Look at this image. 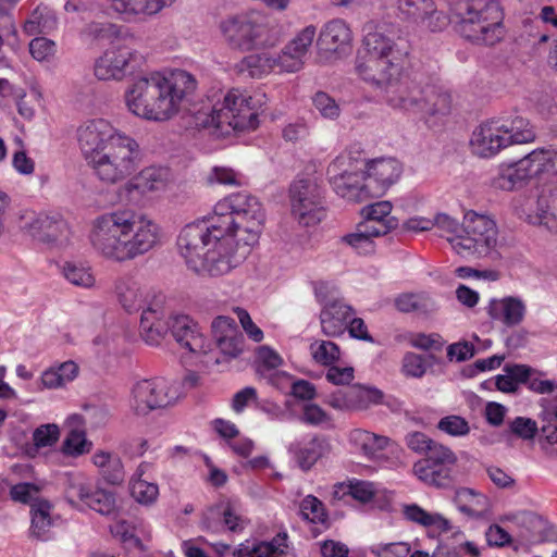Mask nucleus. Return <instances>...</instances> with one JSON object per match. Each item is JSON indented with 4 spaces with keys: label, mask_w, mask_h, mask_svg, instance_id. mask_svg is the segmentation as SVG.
Wrapping results in <instances>:
<instances>
[{
    "label": "nucleus",
    "mask_w": 557,
    "mask_h": 557,
    "mask_svg": "<svg viewBox=\"0 0 557 557\" xmlns=\"http://www.w3.org/2000/svg\"><path fill=\"white\" fill-rule=\"evenodd\" d=\"M132 496L140 504H152L158 495L159 487L154 483L141 479H134L131 482Z\"/></svg>",
    "instance_id": "obj_56"
},
{
    "label": "nucleus",
    "mask_w": 557,
    "mask_h": 557,
    "mask_svg": "<svg viewBox=\"0 0 557 557\" xmlns=\"http://www.w3.org/2000/svg\"><path fill=\"white\" fill-rule=\"evenodd\" d=\"M354 438L361 446L364 455L368 457H374L379 451L383 450L388 444L387 437L376 435L368 431L356 432Z\"/></svg>",
    "instance_id": "obj_50"
},
{
    "label": "nucleus",
    "mask_w": 557,
    "mask_h": 557,
    "mask_svg": "<svg viewBox=\"0 0 557 557\" xmlns=\"http://www.w3.org/2000/svg\"><path fill=\"white\" fill-rule=\"evenodd\" d=\"M437 429L450 436H466L470 432L469 422L460 416H446L437 423Z\"/></svg>",
    "instance_id": "obj_57"
},
{
    "label": "nucleus",
    "mask_w": 557,
    "mask_h": 557,
    "mask_svg": "<svg viewBox=\"0 0 557 557\" xmlns=\"http://www.w3.org/2000/svg\"><path fill=\"white\" fill-rule=\"evenodd\" d=\"M29 53L39 62L48 61L55 53V44L46 37H36L29 42Z\"/></svg>",
    "instance_id": "obj_61"
},
{
    "label": "nucleus",
    "mask_w": 557,
    "mask_h": 557,
    "mask_svg": "<svg viewBox=\"0 0 557 557\" xmlns=\"http://www.w3.org/2000/svg\"><path fill=\"white\" fill-rule=\"evenodd\" d=\"M425 456V459L418 462H428V466H456L457 463L456 454L449 447L437 442H433Z\"/></svg>",
    "instance_id": "obj_52"
},
{
    "label": "nucleus",
    "mask_w": 557,
    "mask_h": 557,
    "mask_svg": "<svg viewBox=\"0 0 557 557\" xmlns=\"http://www.w3.org/2000/svg\"><path fill=\"white\" fill-rule=\"evenodd\" d=\"M171 172L165 166H147L119 188L120 201H134L149 193L166 188L171 182Z\"/></svg>",
    "instance_id": "obj_17"
},
{
    "label": "nucleus",
    "mask_w": 557,
    "mask_h": 557,
    "mask_svg": "<svg viewBox=\"0 0 557 557\" xmlns=\"http://www.w3.org/2000/svg\"><path fill=\"white\" fill-rule=\"evenodd\" d=\"M426 362L423 356L407 352L403 358V372L406 376L421 377L426 371Z\"/></svg>",
    "instance_id": "obj_63"
},
{
    "label": "nucleus",
    "mask_w": 557,
    "mask_h": 557,
    "mask_svg": "<svg viewBox=\"0 0 557 557\" xmlns=\"http://www.w3.org/2000/svg\"><path fill=\"white\" fill-rule=\"evenodd\" d=\"M521 525L525 528V531H522L520 536L528 544H535L543 541L542 529L544 527V521L539 516L527 512L521 516Z\"/></svg>",
    "instance_id": "obj_51"
},
{
    "label": "nucleus",
    "mask_w": 557,
    "mask_h": 557,
    "mask_svg": "<svg viewBox=\"0 0 557 557\" xmlns=\"http://www.w3.org/2000/svg\"><path fill=\"white\" fill-rule=\"evenodd\" d=\"M422 106L417 108L416 112H422L429 115L446 114L450 110L451 99L447 92L437 90L435 87L428 86L423 88Z\"/></svg>",
    "instance_id": "obj_38"
},
{
    "label": "nucleus",
    "mask_w": 557,
    "mask_h": 557,
    "mask_svg": "<svg viewBox=\"0 0 557 557\" xmlns=\"http://www.w3.org/2000/svg\"><path fill=\"white\" fill-rule=\"evenodd\" d=\"M77 141L87 165L104 185L124 182L141 163L137 140L104 119L83 123L77 128Z\"/></svg>",
    "instance_id": "obj_4"
},
{
    "label": "nucleus",
    "mask_w": 557,
    "mask_h": 557,
    "mask_svg": "<svg viewBox=\"0 0 557 557\" xmlns=\"http://www.w3.org/2000/svg\"><path fill=\"white\" fill-rule=\"evenodd\" d=\"M384 236L383 228H375L358 224L354 233L347 234L343 240L351 246L360 255H370L374 252L375 244L374 238Z\"/></svg>",
    "instance_id": "obj_35"
},
{
    "label": "nucleus",
    "mask_w": 557,
    "mask_h": 557,
    "mask_svg": "<svg viewBox=\"0 0 557 557\" xmlns=\"http://www.w3.org/2000/svg\"><path fill=\"white\" fill-rule=\"evenodd\" d=\"M534 176L530 161L524 156L516 162L502 164L492 177L491 185L495 189L512 191L523 187Z\"/></svg>",
    "instance_id": "obj_25"
},
{
    "label": "nucleus",
    "mask_w": 557,
    "mask_h": 557,
    "mask_svg": "<svg viewBox=\"0 0 557 557\" xmlns=\"http://www.w3.org/2000/svg\"><path fill=\"white\" fill-rule=\"evenodd\" d=\"M92 443L87 440L84 429H72L65 437L62 451L72 457L82 456L90 451Z\"/></svg>",
    "instance_id": "obj_47"
},
{
    "label": "nucleus",
    "mask_w": 557,
    "mask_h": 557,
    "mask_svg": "<svg viewBox=\"0 0 557 557\" xmlns=\"http://www.w3.org/2000/svg\"><path fill=\"white\" fill-rule=\"evenodd\" d=\"M196 87L195 77L183 70L169 76L152 73L133 81L124 95L125 104L132 114L156 122L168 121L181 110H187L189 125L222 134L258 126V112L245 90L233 88L189 104Z\"/></svg>",
    "instance_id": "obj_1"
},
{
    "label": "nucleus",
    "mask_w": 557,
    "mask_h": 557,
    "mask_svg": "<svg viewBox=\"0 0 557 557\" xmlns=\"http://www.w3.org/2000/svg\"><path fill=\"white\" fill-rule=\"evenodd\" d=\"M300 511L305 519L311 522H323L325 519L323 504L314 496H307L300 504Z\"/></svg>",
    "instance_id": "obj_62"
},
{
    "label": "nucleus",
    "mask_w": 557,
    "mask_h": 557,
    "mask_svg": "<svg viewBox=\"0 0 557 557\" xmlns=\"http://www.w3.org/2000/svg\"><path fill=\"white\" fill-rule=\"evenodd\" d=\"M395 306L401 312L429 313L436 309V302L425 293L401 294L395 298Z\"/></svg>",
    "instance_id": "obj_41"
},
{
    "label": "nucleus",
    "mask_w": 557,
    "mask_h": 557,
    "mask_svg": "<svg viewBox=\"0 0 557 557\" xmlns=\"http://www.w3.org/2000/svg\"><path fill=\"white\" fill-rule=\"evenodd\" d=\"M535 176L542 173H557V148H540L527 154Z\"/></svg>",
    "instance_id": "obj_44"
},
{
    "label": "nucleus",
    "mask_w": 557,
    "mask_h": 557,
    "mask_svg": "<svg viewBox=\"0 0 557 557\" xmlns=\"http://www.w3.org/2000/svg\"><path fill=\"white\" fill-rule=\"evenodd\" d=\"M91 490V484L84 474H65L64 492L65 498L70 504L75 505L78 500L85 503Z\"/></svg>",
    "instance_id": "obj_43"
},
{
    "label": "nucleus",
    "mask_w": 557,
    "mask_h": 557,
    "mask_svg": "<svg viewBox=\"0 0 557 557\" xmlns=\"http://www.w3.org/2000/svg\"><path fill=\"white\" fill-rule=\"evenodd\" d=\"M219 29L230 49L249 52L276 46L284 37L283 25L260 11H247L224 17Z\"/></svg>",
    "instance_id": "obj_6"
},
{
    "label": "nucleus",
    "mask_w": 557,
    "mask_h": 557,
    "mask_svg": "<svg viewBox=\"0 0 557 557\" xmlns=\"http://www.w3.org/2000/svg\"><path fill=\"white\" fill-rule=\"evenodd\" d=\"M535 132L530 121L518 114L503 115L482 122L472 133V152L481 158L496 156L503 149L531 143Z\"/></svg>",
    "instance_id": "obj_8"
},
{
    "label": "nucleus",
    "mask_w": 557,
    "mask_h": 557,
    "mask_svg": "<svg viewBox=\"0 0 557 557\" xmlns=\"http://www.w3.org/2000/svg\"><path fill=\"white\" fill-rule=\"evenodd\" d=\"M21 227L34 239L48 245H63L71 234L67 222L59 214H32Z\"/></svg>",
    "instance_id": "obj_18"
},
{
    "label": "nucleus",
    "mask_w": 557,
    "mask_h": 557,
    "mask_svg": "<svg viewBox=\"0 0 557 557\" xmlns=\"http://www.w3.org/2000/svg\"><path fill=\"white\" fill-rule=\"evenodd\" d=\"M64 277L73 285L91 288L96 284V277L89 265L82 262H66L63 265Z\"/></svg>",
    "instance_id": "obj_45"
},
{
    "label": "nucleus",
    "mask_w": 557,
    "mask_h": 557,
    "mask_svg": "<svg viewBox=\"0 0 557 557\" xmlns=\"http://www.w3.org/2000/svg\"><path fill=\"white\" fill-rule=\"evenodd\" d=\"M392 209V203L386 200L371 203L362 209L364 221L360 224L383 228L384 235H386L398 225L397 219L391 215Z\"/></svg>",
    "instance_id": "obj_32"
},
{
    "label": "nucleus",
    "mask_w": 557,
    "mask_h": 557,
    "mask_svg": "<svg viewBox=\"0 0 557 557\" xmlns=\"http://www.w3.org/2000/svg\"><path fill=\"white\" fill-rule=\"evenodd\" d=\"M85 504L100 515H111L115 510L114 494L103 490H91Z\"/></svg>",
    "instance_id": "obj_48"
},
{
    "label": "nucleus",
    "mask_w": 557,
    "mask_h": 557,
    "mask_svg": "<svg viewBox=\"0 0 557 557\" xmlns=\"http://www.w3.org/2000/svg\"><path fill=\"white\" fill-rule=\"evenodd\" d=\"M220 517L223 520V525L231 532H240L246 525L245 519L230 502H220L208 509L203 519L205 527L208 530H216V524L213 520Z\"/></svg>",
    "instance_id": "obj_30"
},
{
    "label": "nucleus",
    "mask_w": 557,
    "mask_h": 557,
    "mask_svg": "<svg viewBox=\"0 0 557 557\" xmlns=\"http://www.w3.org/2000/svg\"><path fill=\"white\" fill-rule=\"evenodd\" d=\"M253 246L228 234L216 238L198 263L197 272L203 271L211 276L227 274L237 268L250 255Z\"/></svg>",
    "instance_id": "obj_11"
},
{
    "label": "nucleus",
    "mask_w": 557,
    "mask_h": 557,
    "mask_svg": "<svg viewBox=\"0 0 557 557\" xmlns=\"http://www.w3.org/2000/svg\"><path fill=\"white\" fill-rule=\"evenodd\" d=\"M312 102L324 119L336 120L341 115L339 104L326 92L318 91L313 96Z\"/></svg>",
    "instance_id": "obj_60"
},
{
    "label": "nucleus",
    "mask_w": 557,
    "mask_h": 557,
    "mask_svg": "<svg viewBox=\"0 0 557 557\" xmlns=\"http://www.w3.org/2000/svg\"><path fill=\"white\" fill-rule=\"evenodd\" d=\"M520 218L531 225L540 226L546 231L557 234V197L548 200L540 197L534 209L518 211Z\"/></svg>",
    "instance_id": "obj_27"
},
{
    "label": "nucleus",
    "mask_w": 557,
    "mask_h": 557,
    "mask_svg": "<svg viewBox=\"0 0 557 557\" xmlns=\"http://www.w3.org/2000/svg\"><path fill=\"white\" fill-rule=\"evenodd\" d=\"M336 163L330 165L327 173L335 193L342 198L352 202H361L372 197L367 187V181L362 180V173L343 172L336 173Z\"/></svg>",
    "instance_id": "obj_24"
},
{
    "label": "nucleus",
    "mask_w": 557,
    "mask_h": 557,
    "mask_svg": "<svg viewBox=\"0 0 557 557\" xmlns=\"http://www.w3.org/2000/svg\"><path fill=\"white\" fill-rule=\"evenodd\" d=\"M114 294L122 308L128 312L141 310L140 335L149 345H158L166 334L165 296L157 290L143 287L132 276L119 277L114 283Z\"/></svg>",
    "instance_id": "obj_5"
},
{
    "label": "nucleus",
    "mask_w": 557,
    "mask_h": 557,
    "mask_svg": "<svg viewBox=\"0 0 557 557\" xmlns=\"http://www.w3.org/2000/svg\"><path fill=\"white\" fill-rule=\"evenodd\" d=\"M317 45L321 52L327 55L342 57L350 52L352 32L342 18H334L323 25L318 36Z\"/></svg>",
    "instance_id": "obj_23"
},
{
    "label": "nucleus",
    "mask_w": 557,
    "mask_h": 557,
    "mask_svg": "<svg viewBox=\"0 0 557 557\" xmlns=\"http://www.w3.org/2000/svg\"><path fill=\"white\" fill-rule=\"evenodd\" d=\"M455 466H428V462H416L413 465L414 474L422 482L437 487H446L453 481V468Z\"/></svg>",
    "instance_id": "obj_36"
},
{
    "label": "nucleus",
    "mask_w": 557,
    "mask_h": 557,
    "mask_svg": "<svg viewBox=\"0 0 557 557\" xmlns=\"http://www.w3.org/2000/svg\"><path fill=\"white\" fill-rule=\"evenodd\" d=\"M78 372V367L73 361H66L58 368H50L41 374L44 388H60L73 381Z\"/></svg>",
    "instance_id": "obj_40"
},
{
    "label": "nucleus",
    "mask_w": 557,
    "mask_h": 557,
    "mask_svg": "<svg viewBox=\"0 0 557 557\" xmlns=\"http://www.w3.org/2000/svg\"><path fill=\"white\" fill-rule=\"evenodd\" d=\"M509 432L523 441H532L539 432L535 420L527 417H516L508 422Z\"/></svg>",
    "instance_id": "obj_55"
},
{
    "label": "nucleus",
    "mask_w": 557,
    "mask_h": 557,
    "mask_svg": "<svg viewBox=\"0 0 557 557\" xmlns=\"http://www.w3.org/2000/svg\"><path fill=\"white\" fill-rule=\"evenodd\" d=\"M298 466L308 471L315 462L330 453V444L326 440L314 437L304 446L293 448Z\"/></svg>",
    "instance_id": "obj_34"
},
{
    "label": "nucleus",
    "mask_w": 557,
    "mask_h": 557,
    "mask_svg": "<svg viewBox=\"0 0 557 557\" xmlns=\"http://www.w3.org/2000/svg\"><path fill=\"white\" fill-rule=\"evenodd\" d=\"M178 398L176 387L163 377L141 379L131 388L129 407L137 416L173 405Z\"/></svg>",
    "instance_id": "obj_12"
},
{
    "label": "nucleus",
    "mask_w": 557,
    "mask_h": 557,
    "mask_svg": "<svg viewBox=\"0 0 557 557\" xmlns=\"http://www.w3.org/2000/svg\"><path fill=\"white\" fill-rule=\"evenodd\" d=\"M434 226L441 231V236L446 238L451 249L454 250L455 242H453V239L455 240L456 237L461 236L463 222L459 223L451 216L445 213H440L434 218Z\"/></svg>",
    "instance_id": "obj_54"
},
{
    "label": "nucleus",
    "mask_w": 557,
    "mask_h": 557,
    "mask_svg": "<svg viewBox=\"0 0 557 557\" xmlns=\"http://www.w3.org/2000/svg\"><path fill=\"white\" fill-rule=\"evenodd\" d=\"M313 359L323 366H330L339 358V348L329 341L314 342L310 345Z\"/></svg>",
    "instance_id": "obj_53"
},
{
    "label": "nucleus",
    "mask_w": 557,
    "mask_h": 557,
    "mask_svg": "<svg viewBox=\"0 0 557 557\" xmlns=\"http://www.w3.org/2000/svg\"><path fill=\"white\" fill-rule=\"evenodd\" d=\"M317 37V27L307 25L283 47L277 54L278 71L295 73L300 71L306 63L312 44Z\"/></svg>",
    "instance_id": "obj_21"
},
{
    "label": "nucleus",
    "mask_w": 557,
    "mask_h": 557,
    "mask_svg": "<svg viewBox=\"0 0 557 557\" xmlns=\"http://www.w3.org/2000/svg\"><path fill=\"white\" fill-rule=\"evenodd\" d=\"M57 27V17L47 7H37L25 21L23 30L28 36L45 34Z\"/></svg>",
    "instance_id": "obj_39"
},
{
    "label": "nucleus",
    "mask_w": 557,
    "mask_h": 557,
    "mask_svg": "<svg viewBox=\"0 0 557 557\" xmlns=\"http://www.w3.org/2000/svg\"><path fill=\"white\" fill-rule=\"evenodd\" d=\"M397 26L387 23L368 25L356 58L357 75L383 94L395 110L416 112L422 106L423 88L409 78L410 45Z\"/></svg>",
    "instance_id": "obj_2"
},
{
    "label": "nucleus",
    "mask_w": 557,
    "mask_h": 557,
    "mask_svg": "<svg viewBox=\"0 0 557 557\" xmlns=\"http://www.w3.org/2000/svg\"><path fill=\"white\" fill-rule=\"evenodd\" d=\"M497 235L494 220L469 211L463 216L461 236L454 240V251L466 259L491 257L496 252Z\"/></svg>",
    "instance_id": "obj_10"
},
{
    "label": "nucleus",
    "mask_w": 557,
    "mask_h": 557,
    "mask_svg": "<svg viewBox=\"0 0 557 557\" xmlns=\"http://www.w3.org/2000/svg\"><path fill=\"white\" fill-rule=\"evenodd\" d=\"M410 552L409 544L405 542L377 544L371 547L376 557H406Z\"/></svg>",
    "instance_id": "obj_64"
},
{
    "label": "nucleus",
    "mask_w": 557,
    "mask_h": 557,
    "mask_svg": "<svg viewBox=\"0 0 557 557\" xmlns=\"http://www.w3.org/2000/svg\"><path fill=\"white\" fill-rule=\"evenodd\" d=\"M317 37V27L307 25L283 47L277 54L278 71L295 73L300 71L306 63L312 44Z\"/></svg>",
    "instance_id": "obj_20"
},
{
    "label": "nucleus",
    "mask_w": 557,
    "mask_h": 557,
    "mask_svg": "<svg viewBox=\"0 0 557 557\" xmlns=\"http://www.w3.org/2000/svg\"><path fill=\"white\" fill-rule=\"evenodd\" d=\"M166 323V332L170 331L177 344L194 355H207L208 347L206 339L200 332L197 323H195L188 315L176 314L164 320Z\"/></svg>",
    "instance_id": "obj_22"
},
{
    "label": "nucleus",
    "mask_w": 557,
    "mask_h": 557,
    "mask_svg": "<svg viewBox=\"0 0 557 557\" xmlns=\"http://www.w3.org/2000/svg\"><path fill=\"white\" fill-rule=\"evenodd\" d=\"M350 409H364L371 404H377L382 400L381 391L362 385H352L347 388Z\"/></svg>",
    "instance_id": "obj_46"
},
{
    "label": "nucleus",
    "mask_w": 557,
    "mask_h": 557,
    "mask_svg": "<svg viewBox=\"0 0 557 557\" xmlns=\"http://www.w3.org/2000/svg\"><path fill=\"white\" fill-rule=\"evenodd\" d=\"M277 54L270 52L255 53L245 57L238 63L240 73H247L251 78H261L278 70Z\"/></svg>",
    "instance_id": "obj_33"
},
{
    "label": "nucleus",
    "mask_w": 557,
    "mask_h": 557,
    "mask_svg": "<svg viewBox=\"0 0 557 557\" xmlns=\"http://www.w3.org/2000/svg\"><path fill=\"white\" fill-rule=\"evenodd\" d=\"M52 506L47 500H36L30 506L32 522L29 535L36 540H47V533L52 525L51 520Z\"/></svg>",
    "instance_id": "obj_37"
},
{
    "label": "nucleus",
    "mask_w": 557,
    "mask_h": 557,
    "mask_svg": "<svg viewBox=\"0 0 557 557\" xmlns=\"http://www.w3.org/2000/svg\"><path fill=\"white\" fill-rule=\"evenodd\" d=\"M218 234H228L255 246L263 230L265 213L259 199L249 193L238 191L220 200L213 209Z\"/></svg>",
    "instance_id": "obj_7"
},
{
    "label": "nucleus",
    "mask_w": 557,
    "mask_h": 557,
    "mask_svg": "<svg viewBox=\"0 0 557 557\" xmlns=\"http://www.w3.org/2000/svg\"><path fill=\"white\" fill-rule=\"evenodd\" d=\"M486 311L492 320L500 322L507 327H513L523 322L527 306L520 297L506 296L491 299Z\"/></svg>",
    "instance_id": "obj_26"
},
{
    "label": "nucleus",
    "mask_w": 557,
    "mask_h": 557,
    "mask_svg": "<svg viewBox=\"0 0 557 557\" xmlns=\"http://www.w3.org/2000/svg\"><path fill=\"white\" fill-rule=\"evenodd\" d=\"M292 215L299 224L312 226L325 216L321 187L311 180L294 182L289 188Z\"/></svg>",
    "instance_id": "obj_13"
},
{
    "label": "nucleus",
    "mask_w": 557,
    "mask_h": 557,
    "mask_svg": "<svg viewBox=\"0 0 557 557\" xmlns=\"http://www.w3.org/2000/svg\"><path fill=\"white\" fill-rule=\"evenodd\" d=\"M396 8L404 21L431 33L443 32L450 24L449 15L435 0H396Z\"/></svg>",
    "instance_id": "obj_16"
},
{
    "label": "nucleus",
    "mask_w": 557,
    "mask_h": 557,
    "mask_svg": "<svg viewBox=\"0 0 557 557\" xmlns=\"http://www.w3.org/2000/svg\"><path fill=\"white\" fill-rule=\"evenodd\" d=\"M450 10L467 39L485 45L500 40L503 13L497 0H460Z\"/></svg>",
    "instance_id": "obj_9"
},
{
    "label": "nucleus",
    "mask_w": 557,
    "mask_h": 557,
    "mask_svg": "<svg viewBox=\"0 0 557 557\" xmlns=\"http://www.w3.org/2000/svg\"><path fill=\"white\" fill-rule=\"evenodd\" d=\"M287 548V534L278 533L271 541L253 544L255 557H280Z\"/></svg>",
    "instance_id": "obj_49"
},
{
    "label": "nucleus",
    "mask_w": 557,
    "mask_h": 557,
    "mask_svg": "<svg viewBox=\"0 0 557 557\" xmlns=\"http://www.w3.org/2000/svg\"><path fill=\"white\" fill-rule=\"evenodd\" d=\"M59 438L60 429L55 423L42 424L33 432V442L37 448L51 447Z\"/></svg>",
    "instance_id": "obj_59"
},
{
    "label": "nucleus",
    "mask_w": 557,
    "mask_h": 557,
    "mask_svg": "<svg viewBox=\"0 0 557 557\" xmlns=\"http://www.w3.org/2000/svg\"><path fill=\"white\" fill-rule=\"evenodd\" d=\"M91 461L109 484L117 485L124 481V465L116 453L99 449L92 455Z\"/></svg>",
    "instance_id": "obj_31"
},
{
    "label": "nucleus",
    "mask_w": 557,
    "mask_h": 557,
    "mask_svg": "<svg viewBox=\"0 0 557 557\" xmlns=\"http://www.w3.org/2000/svg\"><path fill=\"white\" fill-rule=\"evenodd\" d=\"M216 221L213 214L207 221H196L184 226L177 238L181 255L194 270H198V263L206 255L216 238L222 234L213 228Z\"/></svg>",
    "instance_id": "obj_14"
},
{
    "label": "nucleus",
    "mask_w": 557,
    "mask_h": 557,
    "mask_svg": "<svg viewBox=\"0 0 557 557\" xmlns=\"http://www.w3.org/2000/svg\"><path fill=\"white\" fill-rule=\"evenodd\" d=\"M352 308L342 300L326 304L321 311L322 332L326 336H339L347 329V320L352 315Z\"/></svg>",
    "instance_id": "obj_28"
},
{
    "label": "nucleus",
    "mask_w": 557,
    "mask_h": 557,
    "mask_svg": "<svg viewBox=\"0 0 557 557\" xmlns=\"http://www.w3.org/2000/svg\"><path fill=\"white\" fill-rule=\"evenodd\" d=\"M454 503L460 512L472 519L484 517L488 509L487 497L469 487L457 488L454 496Z\"/></svg>",
    "instance_id": "obj_29"
},
{
    "label": "nucleus",
    "mask_w": 557,
    "mask_h": 557,
    "mask_svg": "<svg viewBox=\"0 0 557 557\" xmlns=\"http://www.w3.org/2000/svg\"><path fill=\"white\" fill-rule=\"evenodd\" d=\"M139 53L125 44L117 42L98 57L94 63V74L99 81L121 82L135 71Z\"/></svg>",
    "instance_id": "obj_15"
},
{
    "label": "nucleus",
    "mask_w": 557,
    "mask_h": 557,
    "mask_svg": "<svg viewBox=\"0 0 557 557\" xmlns=\"http://www.w3.org/2000/svg\"><path fill=\"white\" fill-rule=\"evenodd\" d=\"M84 33L94 40L109 41L112 46L128 36L121 26L108 22H92L85 27Z\"/></svg>",
    "instance_id": "obj_42"
},
{
    "label": "nucleus",
    "mask_w": 557,
    "mask_h": 557,
    "mask_svg": "<svg viewBox=\"0 0 557 557\" xmlns=\"http://www.w3.org/2000/svg\"><path fill=\"white\" fill-rule=\"evenodd\" d=\"M403 164L395 158H377L369 160L362 172V180L372 197H380L398 182L403 174Z\"/></svg>",
    "instance_id": "obj_19"
},
{
    "label": "nucleus",
    "mask_w": 557,
    "mask_h": 557,
    "mask_svg": "<svg viewBox=\"0 0 557 557\" xmlns=\"http://www.w3.org/2000/svg\"><path fill=\"white\" fill-rule=\"evenodd\" d=\"M339 491H343L344 495L349 494L352 498L361 503L370 502L374 496L372 484L364 481H357L355 483L351 482L348 486L339 484L336 486L334 495L338 496Z\"/></svg>",
    "instance_id": "obj_58"
},
{
    "label": "nucleus",
    "mask_w": 557,
    "mask_h": 557,
    "mask_svg": "<svg viewBox=\"0 0 557 557\" xmlns=\"http://www.w3.org/2000/svg\"><path fill=\"white\" fill-rule=\"evenodd\" d=\"M162 227L146 214L129 209L106 212L91 222L88 240L94 252L115 263H124L161 246Z\"/></svg>",
    "instance_id": "obj_3"
}]
</instances>
